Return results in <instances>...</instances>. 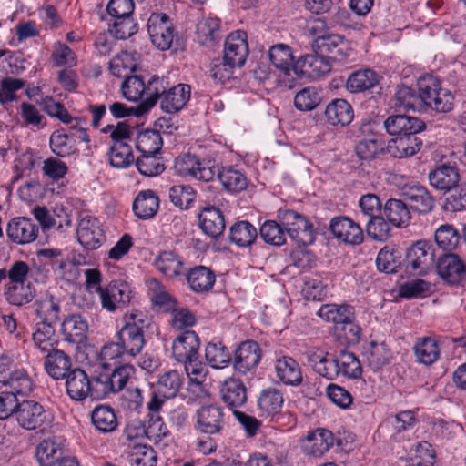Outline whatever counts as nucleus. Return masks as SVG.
<instances>
[{
	"label": "nucleus",
	"mask_w": 466,
	"mask_h": 466,
	"mask_svg": "<svg viewBox=\"0 0 466 466\" xmlns=\"http://www.w3.org/2000/svg\"><path fill=\"white\" fill-rule=\"evenodd\" d=\"M33 307L35 314L39 319L38 323L54 325L59 319L60 301L48 292L37 299Z\"/></svg>",
	"instance_id": "c85d7f7f"
},
{
	"label": "nucleus",
	"mask_w": 466,
	"mask_h": 466,
	"mask_svg": "<svg viewBox=\"0 0 466 466\" xmlns=\"http://www.w3.org/2000/svg\"><path fill=\"white\" fill-rule=\"evenodd\" d=\"M129 358L116 339V342L107 343L102 347L99 354V364L104 370L121 365V360Z\"/></svg>",
	"instance_id": "5fc2aeb1"
},
{
	"label": "nucleus",
	"mask_w": 466,
	"mask_h": 466,
	"mask_svg": "<svg viewBox=\"0 0 466 466\" xmlns=\"http://www.w3.org/2000/svg\"><path fill=\"white\" fill-rule=\"evenodd\" d=\"M38 232V225L25 217L12 218L8 222L6 228V234L9 239L20 245L28 244L35 240Z\"/></svg>",
	"instance_id": "f3484780"
},
{
	"label": "nucleus",
	"mask_w": 466,
	"mask_h": 466,
	"mask_svg": "<svg viewBox=\"0 0 466 466\" xmlns=\"http://www.w3.org/2000/svg\"><path fill=\"white\" fill-rule=\"evenodd\" d=\"M199 227L202 231L216 238L225 230L226 223L222 211L216 207H205L198 215Z\"/></svg>",
	"instance_id": "cd10ccee"
},
{
	"label": "nucleus",
	"mask_w": 466,
	"mask_h": 466,
	"mask_svg": "<svg viewBox=\"0 0 466 466\" xmlns=\"http://www.w3.org/2000/svg\"><path fill=\"white\" fill-rule=\"evenodd\" d=\"M381 76L374 70L364 68L351 73L346 82V88L350 93H363L380 84Z\"/></svg>",
	"instance_id": "7c9ffc66"
},
{
	"label": "nucleus",
	"mask_w": 466,
	"mask_h": 466,
	"mask_svg": "<svg viewBox=\"0 0 466 466\" xmlns=\"http://www.w3.org/2000/svg\"><path fill=\"white\" fill-rule=\"evenodd\" d=\"M318 315L328 322L334 323L336 327H339L346 321L354 320L355 319L353 308L350 305H322L319 309Z\"/></svg>",
	"instance_id": "ea45409f"
},
{
	"label": "nucleus",
	"mask_w": 466,
	"mask_h": 466,
	"mask_svg": "<svg viewBox=\"0 0 466 466\" xmlns=\"http://www.w3.org/2000/svg\"><path fill=\"white\" fill-rule=\"evenodd\" d=\"M262 358V350L258 342L248 339L240 342L232 358L235 371L246 375L253 372Z\"/></svg>",
	"instance_id": "1a4fd4ad"
},
{
	"label": "nucleus",
	"mask_w": 466,
	"mask_h": 466,
	"mask_svg": "<svg viewBox=\"0 0 466 466\" xmlns=\"http://www.w3.org/2000/svg\"><path fill=\"white\" fill-rule=\"evenodd\" d=\"M258 237L257 228L248 221L234 223L229 228V239L238 247L245 248L254 243Z\"/></svg>",
	"instance_id": "37998d69"
},
{
	"label": "nucleus",
	"mask_w": 466,
	"mask_h": 466,
	"mask_svg": "<svg viewBox=\"0 0 466 466\" xmlns=\"http://www.w3.org/2000/svg\"><path fill=\"white\" fill-rule=\"evenodd\" d=\"M108 155L111 166L117 168L127 167L134 160L132 148L128 143L112 144Z\"/></svg>",
	"instance_id": "774afa93"
},
{
	"label": "nucleus",
	"mask_w": 466,
	"mask_h": 466,
	"mask_svg": "<svg viewBox=\"0 0 466 466\" xmlns=\"http://www.w3.org/2000/svg\"><path fill=\"white\" fill-rule=\"evenodd\" d=\"M77 239L87 250L98 248L105 241L104 231L98 220L89 216L81 218L77 227Z\"/></svg>",
	"instance_id": "2eb2a0df"
},
{
	"label": "nucleus",
	"mask_w": 466,
	"mask_h": 466,
	"mask_svg": "<svg viewBox=\"0 0 466 466\" xmlns=\"http://www.w3.org/2000/svg\"><path fill=\"white\" fill-rule=\"evenodd\" d=\"M389 223L396 228L409 225L411 216L407 204L400 199L390 198L383 206L381 213Z\"/></svg>",
	"instance_id": "72a5a7b5"
},
{
	"label": "nucleus",
	"mask_w": 466,
	"mask_h": 466,
	"mask_svg": "<svg viewBox=\"0 0 466 466\" xmlns=\"http://www.w3.org/2000/svg\"><path fill=\"white\" fill-rule=\"evenodd\" d=\"M102 308L109 312L127 305L131 299V291L126 283L112 281L106 287H97Z\"/></svg>",
	"instance_id": "9b49d317"
},
{
	"label": "nucleus",
	"mask_w": 466,
	"mask_h": 466,
	"mask_svg": "<svg viewBox=\"0 0 466 466\" xmlns=\"http://www.w3.org/2000/svg\"><path fill=\"white\" fill-rule=\"evenodd\" d=\"M334 441V435L330 431L319 428L308 433L302 447L307 454L319 457L329 450Z\"/></svg>",
	"instance_id": "bb28decb"
},
{
	"label": "nucleus",
	"mask_w": 466,
	"mask_h": 466,
	"mask_svg": "<svg viewBox=\"0 0 466 466\" xmlns=\"http://www.w3.org/2000/svg\"><path fill=\"white\" fill-rule=\"evenodd\" d=\"M214 161L199 160L195 155L185 154L176 158L174 168L176 173L184 177L195 178L208 182L215 177Z\"/></svg>",
	"instance_id": "0eeeda50"
},
{
	"label": "nucleus",
	"mask_w": 466,
	"mask_h": 466,
	"mask_svg": "<svg viewBox=\"0 0 466 466\" xmlns=\"http://www.w3.org/2000/svg\"><path fill=\"white\" fill-rule=\"evenodd\" d=\"M413 349L418 360L425 365H431L439 359V345L433 338L419 339Z\"/></svg>",
	"instance_id": "864d4df0"
},
{
	"label": "nucleus",
	"mask_w": 466,
	"mask_h": 466,
	"mask_svg": "<svg viewBox=\"0 0 466 466\" xmlns=\"http://www.w3.org/2000/svg\"><path fill=\"white\" fill-rule=\"evenodd\" d=\"M330 70L331 64L329 59L318 52L316 55H307L300 57L292 66L296 80L304 76L319 77Z\"/></svg>",
	"instance_id": "ddd939ff"
},
{
	"label": "nucleus",
	"mask_w": 466,
	"mask_h": 466,
	"mask_svg": "<svg viewBox=\"0 0 466 466\" xmlns=\"http://www.w3.org/2000/svg\"><path fill=\"white\" fill-rule=\"evenodd\" d=\"M435 265V249L426 240H418L406 250L405 270L410 275H425Z\"/></svg>",
	"instance_id": "7ed1b4c3"
},
{
	"label": "nucleus",
	"mask_w": 466,
	"mask_h": 466,
	"mask_svg": "<svg viewBox=\"0 0 466 466\" xmlns=\"http://www.w3.org/2000/svg\"><path fill=\"white\" fill-rule=\"evenodd\" d=\"M184 382L183 376L177 370H168L158 377L156 390L164 398H175Z\"/></svg>",
	"instance_id": "a18cd8bd"
},
{
	"label": "nucleus",
	"mask_w": 466,
	"mask_h": 466,
	"mask_svg": "<svg viewBox=\"0 0 466 466\" xmlns=\"http://www.w3.org/2000/svg\"><path fill=\"white\" fill-rule=\"evenodd\" d=\"M61 332L66 341L73 344H83L87 339V320L80 314H70L64 319Z\"/></svg>",
	"instance_id": "5701e85b"
},
{
	"label": "nucleus",
	"mask_w": 466,
	"mask_h": 466,
	"mask_svg": "<svg viewBox=\"0 0 466 466\" xmlns=\"http://www.w3.org/2000/svg\"><path fill=\"white\" fill-rule=\"evenodd\" d=\"M5 295L10 304L23 306L33 300L35 289L31 283H14L9 284Z\"/></svg>",
	"instance_id": "8fccbe9b"
},
{
	"label": "nucleus",
	"mask_w": 466,
	"mask_h": 466,
	"mask_svg": "<svg viewBox=\"0 0 466 466\" xmlns=\"http://www.w3.org/2000/svg\"><path fill=\"white\" fill-rule=\"evenodd\" d=\"M278 218L286 234L298 243L308 246L314 242L313 226L299 213L286 209L279 210Z\"/></svg>",
	"instance_id": "39448f33"
},
{
	"label": "nucleus",
	"mask_w": 466,
	"mask_h": 466,
	"mask_svg": "<svg viewBox=\"0 0 466 466\" xmlns=\"http://www.w3.org/2000/svg\"><path fill=\"white\" fill-rule=\"evenodd\" d=\"M191 94V87L187 84H178L170 86L159 99L160 107L168 114L180 111L188 102Z\"/></svg>",
	"instance_id": "a878e982"
},
{
	"label": "nucleus",
	"mask_w": 466,
	"mask_h": 466,
	"mask_svg": "<svg viewBox=\"0 0 466 466\" xmlns=\"http://www.w3.org/2000/svg\"><path fill=\"white\" fill-rule=\"evenodd\" d=\"M314 46L318 53L329 60L341 61L350 55V48L348 41L339 35L319 36Z\"/></svg>",
	"instance_id": "dca6fc26"
},
{
	"label": "nucleus",
	"mask_w": 466,
	"mask_h": 466,
	"mask_svg": "<svg viewBox=\"0 0 466 466\" xmlns=\"http://www.w3.org/2000/svg\"><path fill=\"white\" fill-rule=\"evenodd\" d=\"M157 269L167 278H173L181 274L183 262L173 251H162L155 259Z\"/></svg>",
	"instance_id": "6e6d98bb"
},
{
	"label": "nucleus",
	"mask_w": 466,
	"mask_h": 466,
	"mask_svg": "<svg viewBox=\"0 0 466 466\" xmlns=\"http://www.w3.org/2000/svg\"><path fill=\"white\" fill-rule=\"evenodd\" d=\"M394 106L404 110H418L420 108V100L417 92L411 87L401 85L398 86L394 95Z\"/></svg>",
	"instance_id": "0e129e2a"
},
{
	"label": "nucleus",
	"mask_w": 466,
	"mask_h": 466,
	"mask_svg": "<svg viewBox=\"0 0 466 466\" xmlns=\"http://www.w3.org/2000/svg\"><path fill=\"white\" fill-rule=\"evenodd\" d=\"M147 32L153 45L160 50L171 47L174 39V25L165 13H152L147 19Z\"/></svg>",
	"instance_id": "6e6552de"
},
{
	"label": "nucleus",
	"mask_w": 466,
	"mask_h": 466,
	"mask_svg": "<svg viewBox=\"0 0 466 466\" xmlns=\"http://www.w3.org/2000/svg\"><path fill=\"white\" fill-rule=\"evenodd\" d=\"M403 196L410 208L420 214H428L435 208L434 197L423 186L416 185L406 187Z\"/></svg>",
	"instance_id": "393cba45"
},
{
	"label": "nucleus",
	"mask_w": 466,
	"mask_h": 466,
	"mask_svg": "<svg viewBox=\"0 0 466 466\" xmlns=\"http://www.w3.org/2000/svg\"><path fill=\"white\" fill-rule=\"evenodd\" d=\"M247 34L244 31H235L228 35L224 43L223 57L236 67H241L248 55Z\"/></svg>",
	"instance_id": "4468645a"
},
{
	"label": "nucleus",
	"mask_w": 466,
	"mask_h": 466,
	"mask_svg": "<svg viewBox=\"0 0 466 466\" xmlns=\"http://www.w3.org/2000/svg\"><path fill=\"white\" fill-rule=\"evenodd\" d=\"M275 371L278 379L286 385L299 386L303 377L299 363L291 357L282 356L275 361Z\"/></svg>",
	"instance_id": "c756f323"
},
{
	"label": "nucleus",
	"mask_w": 466,
	"mask_h": 466,
	"mask_svg": "<svg viewBox=\"0 0 466 466\" xmlns=\"http://www.w3.org/2000/svg\"><path fill=\"white\" fill-rule=\"evenodd\" d=\"M133 366L123 364L97 374L96 390L98 400L106 398L110 393H116L124 389L133 373Z\"/></svg>",
	"instance_id": "423d86ee"
},
{
	"label": "nucleus",
	"mask_w": 466,
	"mask_h": 466,
	"mask_svg": "<svg viewBox=\"0 0 466 466\" xmlns=\"http://www.w3.org/2000/svg\"><path fill=\"white\" fill-rule=\"evenodd\" d=\"M364 356L367 365L374 371H377L389 364L390 350L385 343L370 342Z\"/></svg>",
	"instance_id": "de8ad7c7"
},
{
	"label": "nucleus",
	"mask_w": 466,
	"mask_h": 466,
	"mask_svg": "<svg viewBox=\"0 0 466 466\" xmlns=\"http://www.w3.org/2000/svg\"><path fill=\"white\" fill-rule=\"evenodd\" d=\"M215 177H217L225 189L231 192H239L247 187V178L239 170L232 167H223L216 165L214 162Z\"/></svg>",
	"instance_id": "e433bc0d"
},
{
	"label": "nucleus",
	"mask_w": 466,
	"mask_h": 466,
	"mask_svg": "<svg viewBox=\"0 0 466 466\" xmlns=\"http://www.w3.org/2000/svg\"><path fill=\"white\" fill-rule=\"evenodd\" d=\"M59 444L52 440H43L35 449V458L41 466H54L62 456Z\"/></svg>",
	"instance_id": "603ef678"
},
{
	"label": "nucleus",
	"mask_w": 466,
	"mask_h": 466,
	"mask_svg": "<svg viewBox=\"0 0 466 466\" xmlns=\"http://www.w3.org/2000/svg\"><path fill=\"white\" fill-rule=\"evenodd\" d=\"M200 341L195 331L186 330L178 335L172 345V354L177 362L198 359Z\"/></svg>",
	"instance_id": "412c9836"
},
{
	"label": "nucleus",
	"mask_w": 466,
	"mask_h": 466,
	"mask_svg": "<svg viewBox=\"0 0 466 466\" xmlns=\"http://www.w3.org/2000/svg\"><path fill=\"white\" fill-rule=\"evenodd\" d=\"M436 268L439 275L450 284L459 283L466 276L465 263L453 253L440 256Z\"/></svg>",
	"instance_id": "6ab92c4d"
},
{
	"label": "nucleus",
	"mask_w": 466,
	"mask_h": 466,
	"mask_svg": "<svg viewBox=\"0 0 466 466\" xmlns=\"http://www.w3.org/2000/svg\"><path fill=\"white\" fill-rule=\"evenodd\" d=\"M115 20L109 25L108 31L116 39L124 40L137 31V25L135 23L132 15L113 17Z\"/></svg>",
	"instance_id": "e2e57ef3"
},
{
	"label": "nucleus",
	"mask_w": 466,
	"mask_h": 466,
	"mask_svg": "<svg viewBox=\"0 0 466 466\" xmlns=\"http://www.w3.org/2000/svg\"><path fill=\"white\" fill-rule=\"evenodd\" d=\"M321 100V89L316 86H308L296 94L294 106L300 111H311L320 104Z\"/></svg>",
	"instance_id": "4d7b16f0"
},
{
	"label": "nucleus",
	"mask_w": 466,
	"mask_h": 466,
	"mask_svg": "<svg viewBox=\"0 0 466 466\" xmlns=\"http://www.w3.org/2000/svg\"><path fill=\"white\" fill-rule=\"evenodd\" d=\"M159 208V199L152 190L140 192L133 203L135 215L141 219L153 218Z\"/></svg>",
	"instance_id": "58836bf2"
},
{
	"label": "nucleus",
	"mask_w": 466,
	"mask_h": 466,
	"mask_svg": "<svg viewBox=\"0 0 466 466\" xmlns=\"http://www.w3.org/2000/svg\"><path fill=\"white\" fill-rule=\"evenodd\" d=\"M44 368L46 373L56 380H64L74 369L71 357L57 349L46 355Z\"/></svg>",
	"instance_id": "b1692460"
},
{
	"label": "nucleus",
	"mask_w": 466,
	"mask_h": 466,
	"mask_svg": "<svg viewBox=\"0 0 466 466\" xmlns=\"http://www.w3.org/2000/svg\"><path fill=\"white\" fill-rule=\"evenodd\" d=\"M187 280L190 289L197 293L209 291L215 283L216 275L205 266H196L187 273Z\"/></svg>",
	"instance_id": "4c0bfd02"
},
{
	"label": "nucleus",
	"mask_w": 466,
	"mask_h": 466,
	"mask_svg": "<svg viewBox=\"0 0 466 466\" xmlns=\"http://www.w3.org/2000/svg\"><path fill=\"white\" fill-rule=\"evenodd\" d=\"M146 86L148 97L142 103L147 106V111H149L170 86L166 77H158L156 76H152Z\"/></svg>",
	"instance_id": "680f3d73"
},
{
	"label": "nucleus",
	"mask_w": 466,
	"mask_h": 466,
	"mask_svg": "<svg viewBox=\"0 0 466 466\" xmlns=\"http://www.w3.org/2000/svg\"><path fill=\"white\" fill-rule=\"evenodd\" d=\"M126 323L116 334V339L129 358L141 353L146 340L145 332L151 322L141 311H135L125 316Z\"/></svg>",
	"instance_id": "f257e3e1"
},
{
	"label": "nucleus",
	"mask_w": 466,
	"mask_h": 466,
	"mask_svg": "<svg viewBox=\"0 0 466 466\" xmlns=\"http://www.w3.org/2000/svg\"><path fill=\"white\" fill-rule=\"evenodd\" d=\"M93 426L102 433L113 432L118 426L114 409L106 404H99L90 413Z\"/></svg>",
	"instance_id": "c9c22d12"
},
{
	"label": "nucleus",
	"mask_w": 466,
	"mask_h": 466,
	"mask_svg": "<svg viewBox=\"0 0 466 466\" xmlns=\"http://www.w3.org/2000/svg\"><path fill=\"white\" fill-rule=\"evenodd\" d=\"M162 426L163 423L161 422L159 416H157V419L148 425L147 429L145 428V425L141 420H134L127 423L124 433L127 440L129 441L142 438L145 434L147 436L156 435L159 437L161 435H166V432L162 431Z\"/></svg>",
	"instance_id": "49530a36"
},
{
	"label": "nucleus",
	"mask_w": 466,
	"mask_h": 466,
	"mask_svg": "<svg viewBox=\"0 0 466 466\" xmlns=\"http://www.w3.org/2000/svg\"><path fill=\"white\" fill-rule=\"evenodd\" d=\"M384 127L390 136L400 137L421 132L425 128V123L407 115H393L384 121Z\"/></svg>",
	"instance_id": "aec40b11"
},
{
	"label": "nucleus",
	"mask_w": 466,
	"mask_h": 466,
	"mask_svg": "<svg viewBox=\"0 0 466 466\" xmlns=\"http://www.w3.org/2000/svg\"><path fill=\"white\" fill-rule=\"evenodd\" d=\"M197 429L206 434L221 432L226 425L223 408L217 404L203 405L197 410Z\"/></svg>",
	"instance_id": "f8f14e48"
},
{
	"label": "nucleus",
	"mask_w": 466,
	"mask_h": 466,
	"mask_svg": "<svg viewBox=\"0 0 466 466\" xmlns=\"http://www.w3.org/2000/svg\"><path fill=\"white\" fill-rule=\"evenodd\" d=\"M386 218L381 214L370 218L366 231L370 238L378 241H385L390 237L391 228Z\"/></svg>",
	"instance_id": "338daca9"
},
{
	"label": "nucleus",
	"mask_w": 466,
	"mask_h": 466,
	"mask_svg": "<svg viewBox=\"0 0 466 466\" xmlns=\"http://www.w3.org/2000/svg\"><path fill=\"white\" fill-rule=\"evenodd\" d=\"M67 396L76 401L86 399L98 400L96 390L97 375L89 377L81 368L76 367L64 379Z\"/></svg>",
	"instance_id": "20e7f679"
},
{
	"label": "nucleus",
	"mask_w": 466,
	"mask_h": 466,
	"mask_svg": "<svg viewBox=\"0 0 466 466\" xmlns=\"http://www.w3.org/2000/svg\"><path fill=\"white\" fill-rule=\"evenodd\" d=\"M32 339L35 348L46 354L55 349L56 340L55 339L54 325L36 323L35 330L32 335Z\"/></svg>",
	"instance_id": "3c124183"
},
{
	"label": "nucleus",
	"mask_w": 466,
	"mask_h": 466,
	"mask_svg": "<svg viewBox=\"0 0 466 466\" xmlns=\"http://www.w3.org/2000/svg\"><path fill=\"white\" fill-rule=\"evenodd\" d=\"M163 141L157 130H145L137 137L136 147L141 154H157L161 149Z\"/></svg>",
	"instance_id": "bf43d9fd"
},
{
	"label": "nucleus",
	"mask_w": 466,
	"mask_h": 466,
	"mask_svg": "<svg viewBox=\"0 0 466 466\" xmlns=\"http://www.w3.org/2000/svg\"><path fill=\"white\" fill-rule=\"evenodd\" d=\"M260 238L268 244L282 246L286 243V231L282 224L275 220L265 221L259 229Z\"/></svg>",
	"instance_id": "052dcab7"
},
{
	"label": "nucleus",
	"mask_w": 466,
	"mask_h": 466,
	"mask_svg": "<svg viewBox=\"0 0 466 466\" xmlns=\"http://www.w3.org/2000/svg\"><path fill=\"white\" fill-rule=\"evenodd\" d=\"M325 116L332 126H347L354 117L353 108L345 99L337 98L326 106Z\"/></svg>",
	"instance_id": "f704fd0d"
},
{
	"label": "nucleus",
	"mask_w": 466,
	"mask_h": 466,
	"mask_svg": "<svg viewBox=\"0 0 466 466\" xmlns=\"http://www.w3.org/2000/svg\"><path fill=\"white\" fill-rule=\"evenodd\" d=\"M283 404L281 392L275 388H268L261 391L258 400V408L261 416H274L280 411Z\"/></svg>",
	"instance_id": "a19ab883"
},
{
	"label": "nucleus",
	"mask_w": 466,
	"mask_h": 466,
	"mask_svg": "<svg viewBox=\"0 0 466 466\" xmlns=\"http://www.w3.org/2000/svg\"><path fill=\"white\" fill-rule=\"evenodd\" d=\"M15 419L20 427L33 431L45 425L47 420V413L39 402L26 400L20 402L15 412Z\"/></svg>",
	"instance_id": "9d476101"
},
{
	"label": "nucleus",
	"mask_w": 466,
	"mask_h": 466,
	"mask_svg": "<svg viewBox=\"0 0 466 466\" xmlns=\"http://www.w3.org/2000/svg\"><path fill=\"white\" fill-rule=\"evenodd\" d=\"M205 357L214 369H222L232 361L231 353L222 342H208L205 349Z\"/></svg>",
	"instance_id": "09e8293b"
},
{
	"label": "nucleus",
	"mask_w": 466,
	"mask_h": 466,
	"mask_svg": "<svg viewBox=\"0 0 466 466\" xmlns=\"http://www.w3.org/2000/svg\"><path fill=\"white\" fill-rule=\"evenodd\" d=\"M421 146L422 140L417 137V134L407 135L391 139L387 151L393 157L403 158L415 155Z\"/></svg>",
	"instance_id": "473e14b6"
},
{
	"label": "nucleus",
	"mask_w": 466,
	"mask_h": 466,
	"mask_svg": "<svg viewBox=\"0 0 466 466\" xmlns=\"http://www.w3.org/2000/svg\"><path fill=\"white\" fill-rule=\"evenodd\" d=\"M1 384L8 386L16 398L17 395L25 396L33 390V380L25 370L12 371L5 380H1Z\"/></svg>",
	"instance_id": "c03bdc74"
},
{
	"label": "nucleus",
	"mask_w": 466,
	"mask_h": 466,
	"mask_svg": "<svg viewBox=\"0 0 466 466\" xmlns=\"http://www.w3.org/2000/svg\"><path fill=\"white\" fill-rule=\"evenodd\" d=\"M428 178L431 187L448 192L458 186L461 176L455 165L441 164L429 173Z\"/></svg>",
	"instance_id": "4be33fe9"
},
{
	"label": "nucleus",
	"mask_w": 466,
	"mask_h": 466,
	"mask_svg": "<svg viewBox=\"0 0 466 466\" xmlns=\"http://www.w3.org/2000/svg\"><path fill=\"white\" fill-rule=\"evenodd\" d=\"M335 364L338 370V377L341 375L350 379H357L362 373L360 362L352 352L341 350L335 356Z\"/></svg>",
	"instance_id": "79ce46f5"
},
{
	"label": "nucleus",
	"mask_w": 466,
	"mask_h": 466,
	"mask_svg": "<svg viewBox=\"0 0 466 466\" xmlns=\"http://www.w3.org/2000/svg\"><path fill=\"white\" fill-rule=\"evenodd\" d=\"M329 229L335 238L350 245H360L363 242V231L359 224L347 217L333 218Z\"/></svg>",
	"instance_id": "a211bd4d"
},
{
	"label": "nucleus",
	"mask_w": 466,
	"mask_h": 466,
	"mask_svg": "<svg viewBox=\"0 0 466 466\" xmlns=\"http://www.w3.org/2000/svg\"><path fill=\"white\" fill-rule=\"evenodd\" d=\"M220 20L217 17H205L197 25V33L202 44L208 45L219 38Z\"/></svg>",
	"instance_id": "69168bd1"
},
{
	"label": "nucleus",
	"mask_w": 466,
	"mask_h": 466,
	"mask_svg": "<svg viewBox=\"0 0 466 466\" xmlns=\"http://www.w3.org/2000/svg\"><path fill=\"white\" fill-rule=\"evenodd\" d=\"M268 56L276 71L265 73L262 76L259 74L264 72L260 69L259 72H257L258 77L264 81L273 80L279 86L292 88L296 85V77L292 72L295 63H293L294 56L291 48L286 44L274 45L268 51Z\"/></svg>",
	"instance_id": "f03ea898"
},
{
	"label": "nucleus",
	"mask_w": 466,
	"mask_h": 466,
	"mask_svg": "<svg viewBox=\"0 0 466 466\" xmlns=\"http://www.w3.org/2000/svg\"><path fill=\"white\" fill-rule=\"evenodd\" d=\"M220 394L223 401L230 408L242 406L247 401V389L239 379L230 377L222 384Z\"/></svg>",
	"instance_id": "2f4dec72"
},
{
	"label": "nucleus",
	"mask_w": 466,
	"mask_h": 466,
	"mask_svg": "<svg viewBox=\"0 0 466 466\" xmlns=\"http://www.w3.org/2000/svg\"><path fill=\"white\" fill-rule=\"evenodd\" d=\"M441 88L440 80L432 75L420 76L417 81V95L420 100V108L428 106Z\"/></svg>",
	"instance_id": "13d9d810"
}]
</instances>
